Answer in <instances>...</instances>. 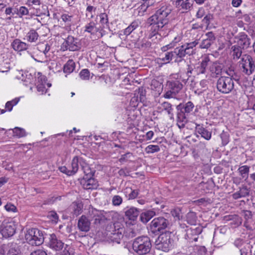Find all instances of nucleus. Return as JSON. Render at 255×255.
<instances>
[{"instance_id":"1","label":"nucleus","mask_w":255,"mask_h":255,"mask_svg":"<svg viewBox=\"0 0 255 255\" xmlns=\"http://www.w3.org/2000/svg\"><path fill=\"white\" fill-rule=\"evenodd\" d=\"M171 9L167 5L164 4L160 6L155 13L150 16L147 20V23L150 27L149 38L159 35L160 37H165L169 32L168 27Z\"/></svg>"},{"instance_id":"2","label":"nucleus","mask_w":255,"mask_h":255,"mask_svg":"<svg viewBox=\"0 0 255 255\" xmlns=\"http://www.w3.org/2000/svg\"><path fill=\"white\" fill-rule=\"evenodd\" d=\"M194 105L192 102L189 101L186 104H180L177 105V125L180 128H184L185 124L188 122L190 114L193 111Z\"/></svg>"},{"instance_id":"3","label":"nucleus","mask_w":255,"mask_h":255,"mask_svg":"<svg viewBox=\"0 0 255 255\" xmlns=\"http://www.w3.org/2000/svg\"><path fill=\"white\" fill-rule=\"evenodd\" d=\"M150 239L147 236H140L135 238L132 243V249L138 255H146L151 248Z\"/></svg>"},{"instance_id":"4","label":"nucleus","mask_w":255,"mask_h":255,"mask_svg":"<svg viewBox=\"0 0 255 255\" xmlns=\"http://www.w3.org/2000/svg\"><path fill=\"white\" fill-rule=\"evenodd\" d=\"M26 242L32 246H39L44 241L42 232L36 228H32L27 231L25 235Z\"/></svg>"},{"instance_id":"5","label":"nucleus","mask_w":255,"mask_h":255,"mask_svg":"<svg viewBox=\"0 0 255 255\" xmlns=\"http://www.w3.org/2000/svg\"><path fill=\"white\" fill-rule=\"evenodd\" d=\"M157 248L165 252H168L173 246V240L171 238V233L166 232L160 234L155 241Z\"/></svg>"},{"instance_id":"6","label":"nucleus","mask_w":255,"mask_h":255,"mask_svg":"<svg viewBox=\"0 0 255 255\" xmlns=\"http://www.w3.org/2000/svg\"><path fill=\"white\" fill-rule=\"evenodd\" d=\"M80 41L77 38H75L71 35H69L61 45V50L65 51L69 50L70 51H76L81 49Z\"/></svg>"},{"instance_id":"7","label":"nucleus","mask_w":255,"mask_h":255,"mask_svg":"<svg viewBox=\"0 0 255 255\" xmlns=\"http://www.w3.org/2000/svg\"><path fill=\"white\" fill-rule=\"evenodd\" d=\"M234 87V81L231 77L222 76L217 81V88L220 92L222 93H229Z\"/></svg>"},{"instance_id":"8","label":"nucleus","mask_w":255,"mask_h":255,"mask_svg":"<svg viewBox=\"0 0 255 255\" xmlns=\"http://www.w3.org/2000/svg\"><path fill=\"white\" fill-rule=\"evenodd\" d=\"M240 65L242 71L248 75L252 74L255 69V61L252 57L248 54L242 56Z\"/></svg>"},{"instance_id":"9","label":"nucleus","mask_w":255,"mask_h":255,"mask_svg":"<svg viewBox=\"0 0 255 255\" xmlns=\"http://www.w3.org/2000/svg\"><path fill=\"white\" fill-rule=\"evenodd\" d=\"M169 221L163 217L154 218L150 223V229L153 233L157 232L163 233V231L168 227Z\"/></svg>"},{"instance_id":"10","label":"nucleus","mask_w":255,"mask_h":255,"mask_svg":"<svg viewBox=\"0 0 255 255\" xmlns=\"http://www.w3.org/2000/svg\"><path fill=\"white\" fill-rule=\"evenodd\" d=\"M85 32L91 33L92 35H96L98 38L102 37L105 34V26H97L96 23L91 21L86 25Z\"/></svg>"},{"instance_id":"11","label":"nucleus","mask_w":255,"mask_h":255,"mask_svg":"<svg viewBox=\"0 0 255 255\" xmlns=\"http://www.w3.org/2000/svg\"><path fill=\"white\" fill-rule=\"evenodd\" d=\"M168 86L169 90L167 91L164 95V97L166 98L175 96L183 88L182 84L177 80L169 81Z\"/></svg>"},{"instance_id":"12","label":"nucleus","mask_w":255,"mask_h":255,"mask_svg":"<svg viewBox=\"0 0 255 255\" xmlns=\"http://www.w3.org/2000/svg\"><path fill=\"white\" fill-rule=\"evenodd\" d=\"M0 229L1 235L5 238L12 237L15 233L16 227L13 222H3Z\"/></svg>"},{"instance_id":"13","label":"nucleus","mask_w":255,"mask_h":255,"mask_svg":"<svg viewBox=\"0 0 255 255\" xmlns=\"http://www.w3.org/2000/svg\"><path fill=\"white\" fill-rule=\"evenodd\" d=\"M107 214V213L104 211L92 210L91 216H92V220L94 221V223L95 224H100L104 223L108 219Z\"/></svg>"},{"instance_id":"14","label":"nucleus","mask_w":255,"mask_h":255,"mask_svg":"<svg viewBox=\"0 0 255 255\" xmlns=\"http://www.w3.org/2000/svg\"><path fill=\"white\" fill-rule=\"evenodd\" d=\"M49 245L51 249L59 251L64 248V243L53 234L50 236Z\"/></svg>"},{"instance_id":"15","label":"nucleus","mask_w":255,"mask_h":255,"mask_svg":"<svg viewBox=\"0 0 255 255\" xmlns=\"http://www.w3.org/2000/svg\"><path fill=\"white\" fill-rule=\"evenodd\" d=\"M3 254L7 252L6 255H18L19 250L16 243H10L7 245L3 244L2 246Z\"/></svg>"},{"instance_id":"16","label":"nucleus","mask_w":255,"mask_h":255,"mask_svg":"<svg viewBox=\"0 0 255 255\" xmlns=\"http://www.w3.org/2000/svg\"><path fill=\"white\" fill-rule=\"evenodd\" d=\"M251 192V188L248 187L247 185L244 184L239 187V190L234 193L232 195V196L233 198L236 200L241 198H245L250 196Z\"/></svg>"},{"instance_id":"17","label":"nucleus","mask_w":255,"mask_h":255,"mask_svg":"<svg viewBox=\"0 0 255 255\" xmlns=\"http://www.w3.org/2000/svg\"><path fill=\"white\" fill-rule=\"evenodd\" d=\"M81 184L83 187L86 190L95 189L98 186V181L93 177L88 178L87 176H83Z\"/></svg>"},{"instance_id":"18","label":"nucleus","mask_w":255,"mask_h":255,"mask_svg":"<svg viewBox=\"0 0 255 255\" xmlns=\"http://www.w3.org/2000/svg\"><path fill=\"white\" fill-rule=\"evenodd\" d=\"M91 223L90 220L84 215H82L79 219L78 228L82 232H87L90 230Z\"/></svg>"},{"instance_id":"19","label":"nucleus","mask_w":255,"mask_h":255,"mask_svg":"<svg viewBox=\"0 0 255 255\" xmlns=\"http://www.w3.org/2000/svg\"><path fill=\"white\" fill-rule=\"evenodd\" d=\"M195 130L201 137L204 139L209 140L212 136V131L208 130L203 127V125L196 124Z\"/></svg>"},{"instance_id":"20","label":"nucleus","mask_w":255,"mask_h":255,"mask_svg":"<svg viewBox=\"0 0 255 255\" xmlns=\"http://www.w3.org/2000/svg\"><path fill=\"white\" fill-rule=\"evenodd\" d=\"M250 39L247 35L245 34H242L239 36L237 42V44L236 45L243 49H246L249 46L250 44Z\"/></svg>"},{"instance_id":"21","label":"nucleus","mask_w":255,"mask_h":255,"mask_svg":"<svg viewBox=\"0 0 255 255\" xmlns=\"http://www.w3.org/2000/svg\"><path fill=\"white\" fill-rule=\"evenodd\" d=\"M125 232V229H119L117 233L107 234V235L112 241L119 244L121 240L124 237Z\"/></svg>"},{"instance_id":"22","label":"nucleus","mask_w":255,"mask_h":255,"mask_svg":"<svg viewBox=\"0 0 255 255\" xmlns=\"http://www.w3.org/2000/svg\"><path fill=\"white\" fill-rule=\"evenodd\" d=\"M125 229L123 225L120 222L110 223L108 224L106 228L107 234L116 233L119 231V229Z\"/></svg>"},{"instance_id":"23","label":"nucleus","mask_w":255,"mask_h":255,"mask_svg":"<svg viewBox=\"0 0 255 255\" xmlns=\"http://www.w3.org/2000/svg\"><path fill=\"white\" fill-rule=\"evenodd\" d=\"M11 46L15 51H17L25 50L28 47V45L26 43L21 41L18 39H14L11 43Z\"/></svg>"},{"instance_id":"24","label":"nucleus","mask_w":255,"mask_h":255,"mask_svg":"<svg viewBox=\"0 0 255 255\" xmlns=\"http://www.w3.org/2000/svg\"><path fill=\"white\" fill-rule=\"evenodd\" d=\"M139 213V211L138 209L131 207L127 209L125 211L126 216L130 220L134 221L136 219Z\"/></svg>"},{"instance_id":"25","label":"nucleus","mask_w":255,"mask_h":255,"mask_svg":"<svg viewBox=\"0 0 255 255\" xmlns=\"http://www.w3.org/2000/svg\"><path fill=\"white\" fill-rule=\"evenodd\" d=\"M134 95L136 97H134L132 98V100H136L137 101H139L141 103H144L146 100V91L143 87H140L138 90L135 91Z\"/></svg>"},{"instance_id":"26","label":"nucleus","mask_w":255,"mask_h":255,"mask_svg":"<svg viewBox=\"0 0 255 255\" xmlns=\"http://www.w3.org/2000/svg\"><path fill=\"white\" fill-rule=\"evenodd\" d=\"M155 215V212L153 210H147L140 215V220L144 223H147L152 217Z\"/></svg>"},{"instance_id":"27","label":"nucleus","mask_w":255,"mask_h":255,"mask_svg":"<svg viewBox=\"0 0 255 255\" xmlns=\"http://www.w3.org/2000/svg\"><path fill=\"white\" fill-rule=\"evenodd\" d=\"M210 59L208 57H204L200 65L197 67L196 70L197 74H205L206 71V68L208 65V63L210 62Z\"/></svg>"},{"instance_id":"28","label":"nucleus","mask_w":255,"mask_h":255,"mask_svg":"<svg viewBox=\"0 0 255 255\" xmlns=\"http://www.w3.org/2000/svg\"><path fill=\"white\" fill-rule=\"evenodd\" d=\"M223 70V65L217 62H214L210 67V71L212 74L217 77L221 75Z\"/></svg>"},{"instance_id":"29","label":"nucleus","mask_w":255,"mask_h":255,"mask_svg":"<svg viewBox=\"0 0 255 255\" xmlns=\"http://www.w3.org/2000/svg\"><path fill=\"white\" fill-rule=\"evenodd\" d=\"M82 158H79L78 156H75L72 159L71 166L69 167L70 169H71V171L70 172V174H75L78 170V163L79 162L80 163V165L83 164L81 163L82 160Z\"/></svg>"},{"instance_id":"30","label":"nucleus","mask_w":255,"mask_h":255,"mask_svg":"<svg viewBox=\"0 0 255 255\" xmlns=\"http://www.w3.org/2000/svg\"><path fill=\"white\" fill-rule=\"evenodd\" d=\"M81 167L84 173V176H87L88 178H90L94 176L95 170H92L88 164L83 163V164H81Z\"/></svg>"},{"instance_id":"31","label":"nucleus","mask_w":255,"mask_h":255,"mask_svg":"<svg viewBox=\"0 0 255 255\" xmlns=\"http://www.w3.org/2000/svg\"><path fill=\"white\" fill-rule=\"evenodd\" d=\"M75 68V64L74 61L72 59L69 60L65 64L63 68V71L66 73H72Z\"/></svg>"},{"instance_id":"32","label":"nucleus","mask_w":255,"mask_h":255,"mask_svg":"<svg viewBox=\"0 0 255 255\" xmlns=\"http://www.w3.org/2000/svg\"><path fill=\"white\" fill-rule=\"evenodd\" d=\"M38 34L33 29L30 30L26 36L27 40L30 42H35L38 39Z\"/></svg>"},{"instance_id":"33","label":"nucleus","mask_w":255,"mask_h":255,"mask_svg":"<svg viewBox=\"0 0 255 255\" xmlns=\"http://www.w3.org/2000/svg\"><path fill=\"white\" fill-rule=\"evenodd\" d=\"M250 170V167L247 165H244L240 167L238 169L240 175L242 176V178L247 180L249 177V173Z\"/></svg>"},{"instance_id":"34","label":"nucleus","mask_w":255,"mask_h":255,"mask_svg":"<svg viewBox=\"0 0 255 255\" xmlns=\"http://www.w3.org/2000/svg\"><path fill=\"white\" fill-rule=\"evenodd\" d=\"M125 193H129L128 196L129 200L135 199L139 194L138 190H133L131 188H126Z\"/></svg>"},{"instance_id":"35","label":"nucleus","mask_w":255,"mask_h":255,"mask_svg":"<svg viewBox=\"0 0 255 255\" xmlns=\"http://www.w3.org/2000/svg\"><path fill=\"white\" fill-rule=\"evenodd\" d=\"M233 56L234 59H239L242 54V48L237 45H234L232 47Z\"/></svg>"},{"instance_id":"36","label":"nucleus","mask_w":255,"mask_h":255,"mask_svg":"<svg viewBox=\"0 0 255 255\" xmlns=\"http://www.w3.org/2000/svg\"><path fill=\"white\" fill-rule=\"evenodd\" d=\"M180 41V37H175L174 40L170 43L169 44H167L164 46H163L161 48L163 51H166L168 49L174 47L176 46V44Z\"/></svg>"},{"instance_id":"37","label":"nucleus","mask_w":255,"mask_h":255,"mask_svg":"<svg viewBox=\"0 0 255 255\" xmlns=\"http://www.w3.org/2000/svg\"><path fill=\"white\" fill-rule=\"evenodd\" d=\"M13 135L17 137H22L26 135V132L23 128L15 127L13 129Z\"/></svg>"},{"instance_id":"38","label":"nucleus","mask_w":255,"mask_h":255,"mask_svg":"<svg viewBox=\"0 0 255 255\" xmlns=\"http://www.w3.org/2000/svg\"><path fill=\"white\" fill-rule=\"evenodd\" d=\"M187 221L190 225H195L196 216L194 212L188 213L187 215Z\"/></svg>"},{"instance_id":"39","label":"nucleus","mask_w":255,"mask_h":255,"mask_svg":"<svg viewBox=\"0 0 255 255\" xmlns=\"http://www.w3.org/2000/svg\"><path fill=\"white\" fill-rule=\"evenodd\" d=\"M159 150L160 148L157 145H149L145 149V151L147 153H153Z\"/></svg>"},{"instance_id":"40","label":"nucleus","mask_w":255,"mask_h":255,"mask_svg":"<svg viewBox=\"0 0 255 255\" xmlns=\"http://www.w3.org/2000/svg\"><path fill=\"white\" fill-rule=\"evenodd\" d=\"M161 105L163 109L167 112L168 115H170L171 116H173V114L172 113L173 109L172 108V105L170 103L167 102H164Z\"/></svg>"},{"instance_id":"41","label":"nucleus","mask_w":255,"mask_h":255,"mask_svg":"<svg viewBox=\"0 0 255 255\" xmlns=\"http://www.w3.org/2000/svg\"><path fill=\"white\" fill-rule=\"evenodd\" d=\"M100 23L102 24L101 26L103 27V26H105V28L106 27H108V18L107 15L105 13H101L100 15Z\"/></svg>"},{"instance_id":"42","label":"nucleus","mask_w":255,"mask_h":255,"mask_svg":"<svg viewBox=\"0 0 255 255\" xmlns=\"http://www.w3.org/2000/svg\"><path fill=\"white\" fill-rule=\"evenodd\" d=\"M41 8L42 9V10H41V12H31V14L35 15L38 16H41L43 15L49 16V11L48 10L47 6L45 5H42L41 6Z\"/></svg>"},{"instance_id":"43","label":"nucleus","mask_w":255,"mask_h":255,"mask_svg":"<svg viewBox=\"0 0 255 255\" xmlns=\"http://www.w3.org/2000/svg\"><path fill=\"white\" fill-rule=\"evenodd\" d=\"M79 76L81 79L83 80H89L90 78V71L87 69H83L80 72Z\"/></svg>"},{"instance_id":"44","label":"nucleus","mask_w":255,"mask_h":255,"mask_svg":"<svg viewBox=\"0 0 255 255\" xmlns=\"http://www.w3.org/2000/svg\"><path fill=\"white\" fill-rule=\"evenodd\" d=\"M193 4V0H186L182 1L181 4V9L185 10H189Z\"/></svg>"},{"instance_id":"45","label":"nucleus","mask_w":255,"mask_h":255,"mask_svg":"<svg viewBox=\"0 0 255 255\" xmlns=\"http://www.w3.org/2000/svg\"><path fill=\"white\" fill-rule=\"evenodd\" d=\"M123 198L119 195H114L112 198V204L115 206H119L122 204Z\"/></svg>"},{"instance_id":"46","label":"nucleus","mask_w":255,"mask_h":255,"mask_svg":"<svg viewBox=\"0 0 255 255\" xmlns=\"http://www.w3.org/2000/svg\"><path fill=\"white\" fill-rule=\"evenodd\" d=\"M145 2V4H142L140 6V9L143 10V11H145L146 9L150 6L154 4L155 1L154 0H142Z\"/></svg>"},{"instance_id":"47","label":"nucleus","mask_w":255,"mask_h":255,"mask_svg":"<svg viewBox=\"0 0 255 255\" xmlns=\"http://www.w3.org/2000/svg\"><path fill=\"white\" fill-rule=\"evenodd\" d=\"M47 79L46 76L43 75L41 73L38 72L37 75V83L36 84H46Z\"/></svg>"},{"instance_id":"48","label":"nucleus","mask_w":255,"mask_h":255,"mask_svg":"<svg viewBox=\"0 0 255 255\" xmlns=\"http://www.w3.org/2000/svg\"><path fill=\"white\" fill-rule=\"evenodd\" d=\"M175 52L177 53V57L182 58L185 56L183 45L175 48Z\"/></svg>"},{"instance_id":"49","label":"nucleus","mask_w":255,"mask_h":255,"mask_svg":"<svg viewBox=\"0 0 255 255\" xmlns=\"http://www.w3.org/2000/svg\"><path fill=\"white\" fill-rule=\"evenodd\" d=\"M214 18V16L212 14H207L202 19V22L206 24L207 28L209 26L210 22Z\"/></svg>"},{"instance_id":"50","label":"nucleus","mask_w":255,"mask_h":255,"mask_svg":"<svg viewBox=\"0 0 255 255\" xmlns=\"http://www.w3.org/2000/svg\"><path fill=\"white\" fill-rule=\"evenodd\" d=\"M221 138L222 140V144L223 145H225L229 141V135L227 132H226L225 131H223L221 135H220Z\"/></svg>"},{"instance_id":"51","label":"nucleus","mask_w":255,"mask_h":255,"mask_svg":"<svg viewBox=\"0 0 255 255\" xmlns=\"http://www.w3.org/2000/svg\"><path fill=\"white\" fill-rule=\"evenodd\" d=\"M17 11L20 17L29 14V10L26 7L23 6H20L18 9H17Z\"/></svg>"},{"instance_id":"52","label":"nucleus","mask_w":255,"mask_h":255,"mask_svg":"<svg viewBox=\"0 0 255 255\" xmlns=\"http://www.w3.org/2000/svg\"><path fill=\"white\" fill-rule=\"evenodd\" d=\"M171 214L176 220H179L182 218L181 211L179 209H175L171 211Z\"/></svg>"},{"instance_id":"53","label":"nucleus","mask_w":255,"mask_h":255,"mask_svg":"<svg viewBox=\"0 0 255 255\" xmlns=\"http://www.w3.org/2000/svg\"><path fill=\"white\" fill-rule=\"evenodd\" d=\"M213 43L209 40H207L206 38L204 39L201 44L200 47L202 49H208L209 48Z\"/></svg>"},{"instance_id":"54","label":"nucleus","mask_w":255,"mask_h":255,"mask_svg":"<svg viewBox=\"0 0 255 255\" xmlns=\"http://www.w3.org/2000/svg\"><path fill=\"white\" fill-rule=\"evenodd\" d=\"M48 216L51 219L52 221L55 223H57L58 221V216L57 214L54 211L49 212Z\"/></svg>"},{"instance_id":"55","label":"nucleus","mask_w":255,"mask_h":255,"mask_svg":"<svg viewBox=\"0 0 255 255\" xmlns=\"http://www.w3.org/2000/svg\"><path fill=\"white\" fill-rule=\"evenodd\" d=\"M173 59V54L168 52L165 54V56L161 58L164 63H168Z\"/></svg>"},{"instance_id":"56","label":"nucleus","mask_w":255,"mask_h":255,"mask_svg":"<svg viewBox=\"0 0 255 255\" xmlns=\"http://www.w3.org/2000/svg\"><path fill=\"white\" fill-rule=\"evenodd\" d=\"M205 36L207 40H209L212 43H214L216 40V37L215 34L213 32H208L205 34Z\"/></svg>"},{"instance_id":"57","label":"nucleus","mask_w":255,"mask_h":255,"mask_svg":"<svg viewBox=\"0 0 255 255\" xmlns=\"http://www.w3.org/2000/svg\"><path fill=\"white\" fill-rule=\"evenodd\" d=\"M73 16L72 15H69L67 14H63L61 15V19L63 21L66 22L68 25H71V22Z\"/></svg>"},{"instance_id":"58","label":"nucleus","mask_w":255,"mask_h":255,"mask_svg":"<svg viewBox=\"0 0 255 255\" xmlns=\"http://www.w3.org/2000/svg\"><path fill=\"white\" fill-rule=\"evenodd\" d=\"M4 208L8 212H15L17 210L16 207L11 203H7L4 206Z\"/></svg>"},{"instance_id":"59","label":"nucleus","mask_w":255,"mask_h":255,"mask_svg":"<svg viewBox=\"0 0 255 255\" xmlns=\"http://www.w3.org/2000/svg\"><path fill=\"white\" fill-rule=\"evenodd\" d=\"M138 44L142 48L149 47L151 45L150 42L147 41L145 39H143L141 41H139Z\"/></svg>"},{"instance_id":"60","label":"nucleus","mask_w":255,"mask_h":255,"mask_svg":"<svg viewBox=\"0 0 255 255\" xmlns=\"http://www.w3.org/2000/svg\"><path fill=\"white\" fill-rule=\"evenodd\" d=\"M59 169L61 172L65 173L68 176H71L73 175V174H70L71 170L70 168H68L66 166H61L59 168Z\"/></svg>"},{"instance_id":"61","label":"nucleus","mask_w":255,"mask_h":255,"mask_svg":"<svg viewBox=\"0 0 255 255\" xmlns=\"http://www.w3.org/2000/svg\"><path fill=\"white\" fill-rule=\"evenodd\" d=\"M26 4L29 6H32L34 5V7L40 6V1L39 0H27Z\"/></svg>"},{"instance_id":"62","label":"nucleus","mask_w":255,"mask_h":255,"mask_svg":"<svg viewBox=\"0 0 255 255\" xmlns=\"http://www.w3.org/2000/svg\"><path fill=\"white\" fill-rule=\"evenodd\" d=\"M39 48L43 49V53L46 55V54L50 49V46L48 44H44L42 43L39 45Z\"/></svg>"},{"instance_id":"63","label":"nucleus","mask_w":255,"mask_h":255,"mask_svg":"<svg viewBox=\"0 0 255 255\" xmlns=\"http://www.w3.org/2000/svg\"><path fill=\"white\" fill-rule=\"evenodd\" d=\"M198 44V41L197 40H195L193 42L190 43H186L184 44L183 45L188 47V48H191L192 50H195L194 48Z\"/></svg>"},{"instance_id":"64","label":"nucleus","mask_w":255,"mask_h":255,"mask_svg":"<svg viewBox=\"0 0 255 255\" xmlns=\"http://www.w3.org/2000/svg\"><path fill=\"white\" fill-rule=\"evenodd\" d=\"M30 255H47L46 252L42 250H37L32 252Z\"/></svg>"}]
</instances>
